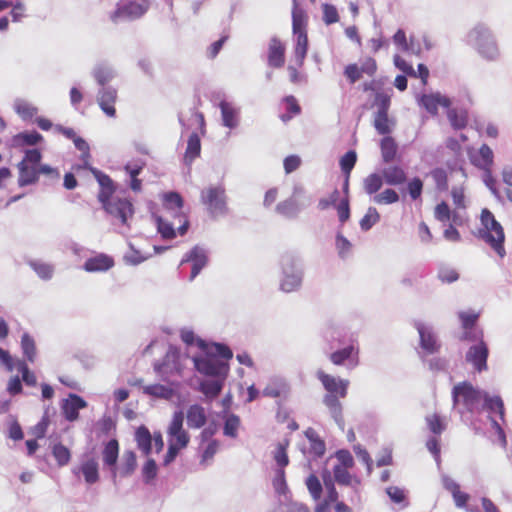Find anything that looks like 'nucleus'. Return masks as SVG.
<instances>
[{"mask_svg":"<svg viewBox=\"0 0 512 512\" xmlns=\"http://www.w3.org/2000/svg\"><path fill=\"white\" fill-rule=\"evenodd\" d=\"M305 483L311 497L315 501L319 500L321 498L323 487L318 477L315 476L314 474H311L310 476L307 477Z\"/></svg>","mask_w":512,"mask_h":512,"instance_id":"57","label":"nucleus"},{"mask_svg":"<svg viewBox=\"0 0 512 512\" xmlns=\"http://www.w3.org/2000/svg\"><path fill=\"white\" fill-rule=\"evenodd\" d=\"M186 418L189 428L200 429L207 422V413L201 405L193 404L187 409Z\"/></svg>","mask_w":512,"mask_h":512,"instance_id":"24","label":"nucleus"},{"mask_svg":"<svg viewBox=\"0 0 512 512\" xmlns=\"http://www.w3.org/2000/svg\"><path fill=\"white\" fill-rule=\"evenodd\" d=\"M288 441L285 443H279L273 452V459L275 460L278 468L284 469L289 464V458L286 452Z\"/></svg>","mask_w":512,"mask_h":512,"instance_id":"54","label":"nucleus"},{"mask_svg":"<svg viewBox=\"0 0 512 512\" xmlns=\"http://www.w3.org/2000/svg\"><path fill=\"white\" fill-rule=\"evenodd\" d=\"M183 420V412L175 411L167 429L168 444L182 449L188 445L190 440L188 432L183 428Z\"/></svg>","mask_w":512,"mask_h":512,"instance_id":"11","label":"nucleus"},{"mask_svg":"<svg viewBox=\"0 0 512 512\" xmlns=\"http://www.w3.org/2000/svg\"><path fill=\"white\" fill-rule=\"evenodd\" d=\"M117 99V90L112 86H101L97 93V102L101 110L108 117H115L116 110L114 104Z\"/></svg>","mask_w":512,"mask_h":512,"instance_id":"15","label":"nucleus"},{"mask_svg":"<svg viewBox=\"0 0 512 512\" xmlns=\"http://www.w3.org/2000/svg\"><path fill=\"white\" fill-rule=\"evenodd\" d=\"M148 7L147 0H120L110 18L114 23L135 20L144 15Z\"/></svg>","mask_w":512,"mask_h":512,"instance_id":"10","label":"nucleus"},{"mask_svg":"<svg viewBox=\"0 0 512 512\" xmlns=\"http://www.w3.org/2000/svg\"><path fill=\"white\" fill-rule=\"evenodd\" d=\"M201 202L212 218L226 216L229 212L227 195L223 184L209 185L201 191Z\"/></svg>","mask_w":512,"mask_h":512,"instance_id":"8","label":"nucleus"},{"mask_svg":"<svg viewBox=\"0 0 512 512\" xmlns=\"http://www.w3.org/2000/svg\"><path fill=\"white\" fill-rule=\"evenodd\" d=\"M357 161V155L356 152L353 150L348 151L344 156L340 159V166L341 170L344 174H346V181H345V187L348 186V178L350 175V172L354 168Z\"/></svg>","mask_w":512,"mask_h":512,"instance_id":"48","label":"nucleus"},{"mask_svg":"<svg viewBox=\"0 0 512 512\" xmlns=\"http://www.w3.org/2000/svg\"><path fill=\"white\" fill-rule=\"evenodd\" d=\"M157 230L164 239H172L176 236L173 224L167 222L162 217H157Z\"/></svg>","mask_w":512,"mask_h":512,"instance_id":"60","label":"nucleus"},{"mask_svg":"<svg viewBox=\"0 0 512 512\" xmlns=\"http://www.w3.org/2000/svg\"><path fill=\"white\" fill-rule=\"evenodd\" d=\"M381 174L387 185L399 186L407 181L405 170L398 165H390L381 170Z\"/></svg>","mask_w":512,"mask_h":512,"instance_id":"23","label":"nucleus"},{"mask_svg":"<svg viewBox=\"0 0 512 512\" xmlns=\"http://www.w3.org/2000/svg\"><path fill=\"white\" fill-rule=\"evenodd\" d=\"M333 474L335 481L340 485H350L352 481V475L348 469L343 466H334Z\"/></svg>","mask_w":512,"mask_h":512,"instance_id":"63","label":"nucleus"},{"mask_svg":"<svg viewBox=\"0 0 512 512\" xmlns=\"http://www.w3.org/2000/svg\"><path fill=\"white\" fill-rule=\"evenodd\" d=\"M226 377H211L200 382V391L209 399L216 398L221 392Z\"/></svg>","mask_w":512,"mask_h":512,"instance_id":"28","label":"nucleus"},{"mask_svg":"<svg viewBox=\"0 0 512 512\" xmlns=\"http://www.w3.org/2000/svg\"><path fill=\"white\" fill-rule=\"evenodd\" d=\"M423 190V181L419 177L412 178L407 183V191L412 200L420 198Z\"/></svg>","mask_w":512,"mask_h":512,"instance_id":"62","label":"nucleus"},{"mask_svg":"<svg viewBox=\"0 0 512 512\" xmlns=\"http://www.w3.org/2000/svg\"><path fill=\"white\" fill-rule=\"evenodd\" d=\"M114 266L112 257L99 253L94 257L87 259L83 265V269L87 272H105Z\"/></svg>","mask_w":512,"mask_h":512,"instance_id":"22","label":"nucleus"},{"mask_svg":"<svg viewBox=\"0 0 512 512\" xmlns=\"http://www.w3.org/2000/svg\"><path fill=\"white\" fill-rule=\"evenodd\" d=\"M92 75L98 85L106 86V84L115 77V71L110 65L100 63L94 67Z\"/></svg>","mask_w":512,"mask_h":512,"instance_id":"31","label":"nucleus"},{"mask_svg":"<svg viewBox=\"0 0 512 512\" xmlns=\"http://www.w3.org/2000/svg\"><path fill=\"white\" fill-rule=\"evenodd\" d=\"M479 316L480 313L474 310L460 311L458 313L461 326L464 330L472 329L475 326Z\"/></svg>","mask_w":512,"mask_h":512,"instance_id":"55","label":"nucleus"},{"mask_svg":"<svg viewBox=\"0 0 512 512\" xmlns=\"http://www.w3.org/2000/svg\"><path fill=\"white\" fill-rule=\"evenodd\" d=\"M233 356L229 347L212 343L202 351L201 355L193 356L195 369L208 377H227L229 372L228 360Z\"/></svg>","mask_w":512,"mask_h":512,"instance_id":"1","label":"nucleus"},{"mask_svg":"<svg viewBox=\"0 0 512 512\" xmlns=\"http://www.w3.org/2000/svg\"><path fill=\"white\" fill-rule=\"evenodd\" d=\"M307 15L305 11L299 7L297 0H293L292 9V29L293 33L307 32Z\"/></svg>","mask_w":512,"mask_h":512,"instance_id":"32","label":"nucleus"},{"mask_svg":"<svg viewBox=\"0 0 512 512\" xmlns=\"http://www.w3.org/2000/svg\"><path fill=\"white\" fill-rule=\"evenodd\" d=\"M135 440L142 453L149 455L152 450V435L148 428L140 426L135 432Z\"/></svg>","mask_w":512,"mask_h":512,"instance_id":"33","label":"nucleus"},{"mask_svg":"<svg viewBox=\"0 0 512 512\" xmlns=\"http://www.w3.org/2000/svg\"><path fill=\"white\" fill-rule=\"evenodd\" d=\"M358 353L359 350L357 347L349 345L331 353L330 360L335 365L346 364L348 369H354L359 364Z\"/></svg>","mask_w":512,"mask_h":512,"instance_id":"14","label":"nucleus"},{"mask_svg":"<svg viewBox=\"0 0 512 512\" xmlns=\"http://www.w3.org/2000/svg\"><path fill=\"white\" fill-rule=\"evenodd\" d=\"M380 215L375 207H369L366 214L360 220V227L363 231L370 230L378 221Z\"/></svg>","mask_w":512,"mask_h":512,"instance_id":"53","label":"nucleus"},{"mask_svg":"<svg viewBox=\"0 0 512 512\" xmlns=\"http://www.w3.org/2000/svg\"><path fill=\"white\" fill-rule=\"evenodd\" d=\"M201 150L200 138L196 133L189 136L185 158L186 160L193 161L199 156Z\"/></svg>","mask_w":512,"mask_h":512,"instance_id":"51","label":"nucleus"},{"mask_svg":"<svg viewBox=\"0 0 512 512\" xmlns=\"http://www.w3.org/2000/svg\"><path fill=\"white\" fill-rule=\"evenodd\" d=\"M426 423L433 434H441L446 429V423L437 414L428 415Z\"/></svg>","mask_w":512,"mask_h":512,"instance_id":"59","label":"nucleus"},{"mask_svg":"<svg viewBox=\"0 0 512 512\" xmlns=\"http://www.w3.org/2000/svg\"><path fill=\"white\" fill-rule=\"evenodd\" d=\"M164 205L171 215L178 216L181 214L183 200L178 193L170 192L164 196Z\"/></svg>","mask_w":512,"mask_h":512,"instance_id":"39","label":"nucleus"},{"mask_svg":"<svg viewBox=\"0 0 512 512\" xmlns=\"http://www.w3.org/2000/svg\"><path fill=\"white\" fill-rule=\"evenodd\" d=\"M383 183H385V181L380 171L379 173L368 175L363 180V188L368 195L373 197L382 188Z\"/></svg>","mask_w":512,"mask_h":512,"instance_id":"36","label":"nucleus"},{"mask_svg":"<svg viewBox=\"0 0 512 512\" xmlns=\"http://www.w3.org/2000/svg\"><path fill=\"white\" fill-rule=\"evenodd\" d=\"M119 456V444L116 439L109 440L102 451L103 465L111 472L113 478L117 476V460Z\"/></svg>","mask_w":512,"mask_h":512,"instance_id":"19","label":"nucleus"},{"mask_svg":"<svg viewBox=\"0 0 512 512\" xmlns=\"http://www.w3.org/2000/svg\"><path fill=\"white\" fill-rule=\"evenodd\" d=\"M181 340L187 345H196L201 351L210 346L204 340L197 337L195 333L188 328H183L180 332Z\"/></svg>","mask_w":512,"mask_h":512,"instance_id":"47","label":"nucleus"},{"mask_svg":"<svg viewBox=\"0 0 512 512\" xmlns=\"http://www.w3.org/2000/svg\"><path fill=\"white\" fill-rule=\"evenodd\" d=\"M79 471L83 474L88 484H94L99 479L98 462L95 459L84 461L79 467Z\"/></svg>","mask_w":512,"mask_h":512,"instance_id":"34","label":"nucleus"},{"mask_svg":"<svg viewBox=\"0 0 512 512\" xmlns=\"http://www.w3.org/2000/svg\"><path fill=\"white\" fill-rule=\"evenodd\" d=\"M285 48L282 43L273 38L269 44V53H268V64L271 67L280 68L284 65L285 57Z\"/></svg>","mask_w":512,"mask_h":512,"instance_id":"29","label":"nucleus"},{"mask_svg":"<svg viewBox=\"0 0 512 512\" xmlns=\"http://www.w3.org/2000/svg\"><path fill=\"white\" fill-rule=\"evenodd\" d=\"M29 265L41 279L49 280L52 278L54 268L51 264L33 260L29 262Z\"/></svg>","mask_w":512,"mask_h":512,"instance_id":"50","label":"nucleus"},{"mask_svg":"<svg viewBox=\"0 0 512 512\" xmlns=\"http://www.w3.org/2000/svg\"><path fill=\"white\" fill-rule=\"evenodd\" d=\"M41 159L42 154L38 149H28L25 151L24 158L17 165L19 170L18 185L20 187L28 186L38 181V166Z\"/></svg>","mask_w":512,"mask_h":512,"instance_id":"9","label":"nucleus"},{"mask_svg":"<svg viewBox=\"0 0 512 512\" xmlns=\"http://www.w3.org/2000/svg\"><path fill=\"white\" fill-rule=\"evenodd\" d=\"M489 349L487 344L481 340L472 345L466 352V361L473 365L474 369L478 372L487 370V358Z\"/></svg>","mask_w":512,"mask_h":512,"instance_id":"13","label":"nucleus"},{"mask_svg":"<svg viewBox=\"0 0 512 512\" xmlns=\"http://www.w3.org/2000/svg\"><path fill=\"white\" fill-rule=\"evenodd\" d=\"M418 104L424 107L429 113L435 115L438 112V106L449 108L450 99L441 93L423 94L418 97Z\"/></svg>","mask_w":512,"mask_h":512,"instance_id":"20","label":"nucleus"},{"mask_svg":"<svg viewBox=\"0 0 512 512\" xmlns=\"http://www.w3.org/2000/svg\"><path fill=\"white\" fill-rule=\"evenodd\" d=\"M465 42L487 62H496L501 58L498 40L487 23L477 22L467 32Z\"/></svg>","mask_w":512,"mask_h":512,"instance_id":"2","label":"nucleus"},{"mask_svg":"<svg viewBox=\"0 0 512 512\" xmlns=\"http://www.w3.org/2000/svg\"><path fill=\"white\" fill-rule=\"evenodd\" d=\"M14 109L24 120L31 119L38 112L36 107L23 99L15 100Z\"/></svg>","mask_w":512,"mask_h":512,"instance_id":"45","label":"nucleus"},{"mask_svg":"<svg viewBox=\"0 0 512 512\" xmlns=\"http://www.w3.org/2000/svg\"><path fill=\"white\" fill-rule=\"evenodd\" d=\"M447 117L454 129H463L467 125V113L465 111L449 108Z\"/></svg>","mask_w":512,"mask_h":512,"instance_id":"46","label":"nucleus"},{"mask_svg":"<svg viewBox=\"0 0 512 512\" xmlns=\"http://www.w3.org/2000/svg\"><path fill=\"white\" fill-rule=\"evenodd\" d=\"M93 175L98 181L101 191L98 194L99 201L104 209L112 217L118 219L121 224H127L128 218L133 215V206L127 199L115 198L112 196L114 185L112 179L97 169H91Z\"/></svg>","mask_w":512,"mask_h":512,"instance_id":"3","label":"nucleus"},{"mask_svg":"<svg viewBox=\"0 0 512 512\" xmlns=\"http://www.w3.org/2000/svg\"><path fill=\"white\" fill-rule=\"evenodd\" d=\"M240 426V418L235 415H229L224 424V435L235 438L237 436L238 428Z\"/></svg>","mask_w":512,"mask_h":512,"instance_id":"58","label":"nucleus"},{"mask_svg":"<svg viewBox=\"0 0 512 512\" xmlns=\"http://www.w3.org/2000/svg\"><path fill=\"white\" fill-rule=\"evenodd\" d=\"M483 409H487L490 412L498 413L500 418L504 419V404L499 396H490L485 392V398L483 400Z\"/></svg>","mask_w":512,"mask_h":512,"instance_id":"41","label":"nucleus"},{"mask_svg":"<svg viewBox=\"0 0 512 512\" xmlns=\"http://www.w3.org/2000/svg\"><path fill=\"white\" fill-rule=\"evenodd\" d=\"M222 125L229 129H235L240 123V107L234 103L222 100L219 103Z\"/></svg>","mask_w":512,"mask_h":512,"instance_id":"17","label":"nucleus"},{"mask_svg":"<svg viewBox=\"0 0 512 512\" xmlns=\"http://www.w3.org/2000/svg\"><path fill=\"white\" fill-rule=\"evenodd\" d=\"M21 349L26 359L33 363L36 358V344L33 337L28 333H23L21 336Z\"/></svg>","mask_w":512,"mask_h":512,"instance_id":"43","label":"nucleus"},{"mask_svg":"<svg viewBox=\"0 0 512 512\" xmlns=\"http://www.w3.org/2000/svg\"><path fill=\"white\" fill-rule=\"evenodd\" d=\"M397 146L393 138L384 137L381 140V155L385 163L393 161L396 156Z\"/></svg>","mask_w":512,"mask_h":512,"instance_id":"44","label":"nucleus"},{"mask_svg":"<svg viewBox=\"0 0 512 512\" xmlns=\"http://www.w3.org/2000/svg\"><path fill=\"white\" fill-rule=\"evenodd\" d=\"M52 454L59 466L67 465L71 459L70 450L60 443L53 446Z\"/></svg>","mask_w":512,"mask_h":512,"instance_id":"56","label":"nucleus"},{"mask_svg":"<svg viewBox=\"0 0 512 512\" xmlns=\"http://www.w3.org/2000/svg\"><path fill=\"white\" fill-rule=\"evenodd\" d=\"M143 392L146 395L166 400L174 396V390L172 388L161 384L146 385L143 387Z\"/></svg>","mask_w":512,"mask_h":512,"instance_id":"37","label":"nucleus"},{"mask_svg":"<svg viewBox=\"0 0 512 512\" xmlns=\"http://www.w3.org/2000/svg\"><path fill=\"white\" fill-rule=\"evenodd\" d=\"M305 436L310 442V453L316 457L323 456L326 447L324 441L318 436V433L313 428H308L305 431Z\"/></svg>","mask_w":512,"mask_h":512,"instance_id":"35","label":"nucleus"},{"mask_svg":"<svg viewBox=\"0 0 512 512\" xmlns=\"http://www.w3.org/2000/svg\"><path fill=\"white\" fill-rule=\"evenodd\" d=\"M493 159H494L493 151L486 144H483L480 147L477 154L470 155V160H471L472 164L482 170L490 169L493 165Z\"/></svg>","mask_w":512,"mask_h":512,"instance_id":"27","label":"nucleus"},{"mask_svg":"<svg viewBox=\"0 0 512 512\" xmlns=\"http://www.w3.org/2000/svg\"><path fill=\"white\" fill-rule=\"evenodd\" d=\"M288 114L281 115V119L283 122L289 121L293 116L298 115L300 113V106L297 103V100L294 96H287L284 99Z\"/></svg>","mask_w":512,"mask_h":512,"instance_id":"61","label":"nucleus"},{"mask_svg":"<svg viewBox=\"0 0 512 512\" xmlns=\"http://www.w3.org/2000/svg\"><path fill=\"white\" fill-rule=\"evenodd\" d=\"M178 358V352L174 349H169L165 355L164 361L161 364H155V370L162 376L179 372Z\"/></svg>","mask_w":512,"mask_h":512,"instance_id":"25","label":"nucleus"},{"mask_svg":"<svg viewBox=\"0 0 512 512\" xmlns=\"http://www.w3.org/2000/svg\"><path fill=\"white\" fill-rule=\"evenodd\" d=\"M371 201L378 205H389L399 201V194L392 188H386L380 193L375 194Z\"/></svg>","mask_w":512,"mask_h":512,"instance_id":"42","label":"nucleus"},{"mask_svg":"<svg viewBox=\"0 0 512 512\" xmlns=\"http://www.w3.org/2000/svg\"><path fill=\"white\" fill-rule=\"evenodd\" d=\"M87 406V402L76 394H69V397L62 403V412L68 421L78 419L79 410Z\"/></svg>","mask_w":512,"mask_h":512,"instance_id":"21","label":"nucleus"},{"mask_svg":"<svg viewBox=\"0 0 512 512\" xmlns=\"http://www.w3.org/2000/svg\"><path fill=\"white\" fill-rule=\"evenodd\" d=\"M480 222L482 227L475 235L485 241L500 258H503L506 252L503 246L505 235L501 224L487 208L482 209Z\"/></svg>","mask_w":512,"mask_h":512,"instance_id":"6","label":"nucleus"},{"mask_svg":"<svg viewBox=\"0 0 512 512\" xmlns=\"http://www.w3.org/2000/svg\"><path fill=\"white\" fill-rule=\"evenodd\" d=\"M391 124L393 122L389 119L388 113H375L374 127L379 134H389L391 132Z\"/></svg>","mask_w":512,"mask_h":512,"instance_id":"49","label":"nucleus"},{"mask_svg":"<svg viewBox=\"0 0 512 512\" xmlns=\"http://www.w3.org/2000/svg\"><path fill=\"white\" fill-rule=\"evenodd\" d=\"M336 248H337L339 256L342 259H344L350 254L352 244L341 233H338L336 236Z\"/></svg>","mask_w":512,"mask_h":512,"instance_id":"64","label":"nucleus"},{"mask_svg":"<svg viewBox=\"0 0 512 512\" xmlns=\"http://www.w3.org/2000/svg\"><path fill=\"white\" fill-rule=\"evenodd\" d=\"M272 484L276 494L280 497V502L290 499V491L286 483L284 469L275 470Z\"/></svg>","mask_w":512,"mask_h":512,"instance_id":"30","label":"nucleus"},{"mask_svg":"<svg viewBox=\"0 0 512 512\" xmlns=\"http://www.w3.org/2000/svg\"><path fill=\"white\" fill-rule=\"evenodd\" d=\"M295 47H294V62L298 67H302L308 51V36L307 32L293 33Z\"/></svg>","mask_w":512,"mask_h":512,"instance_id":"26","label":"nucleus"},{"mask_svg":"<svg viewBox=\"0 0 512 512\" xmlns=\"http://www.w3.org/2000/svg\"><path fill=\"white\" fill-rule=\"evenodd\" d=\"M391 104V93L378 91L375 94L373 105L377 108L376 113H388Z\"/></svg>","mask_w":512,"mask_h":512,"instance_id":"52","label":"nucleus"},{"mask_svg":"<svg viewBox=\"0 0 512 512\" xmlns=\"http://www.w3.org/2000/svg\"><path fill=\"white\" fill-rule=\"evenodd\" d=\"M280 266V289L286 293L297 291L304 276L301 258L293 253H285L281 256Z\"/></svg>","mask_w":512,"mask_h":512,"instance_id":"7","label":"nucleus"},{"mask_svg":"<svg viewBox=\"0 0 512 512\" xmlns=\"http://www.w3.org/2000/svg\"><path fill=\"white\" fill-rule=\"evenodd\" d=\"M290 392V386L282 377H272L269 379L262 391L263 396L276 399H286Z\"/></svg>","mask_w":512,"mask_h":512,"instance_id":"18","label":"nucleus"},{"mask_svg":"<svg viewBox=\"0 0 512 512\" xmlns=\"http://www.w3.org/2000/svg\"><path fill=\"white\" fill-rule=\"evenodd\" d=\"M208 255L206 249L200 246L192 248L181 261V265L191 263V274L189 281H193L201 270L207 265Z\"/></svg>","mask_w":512,"mask_h":512,"instance_id":"12","label":"nucleus"},{"mask_svg":"<svg viewBox=\"0 0 512 512\" xmlns=\"http://www.w3.org/2000/svg\"><path fill=\"white\" fill-rule=\"evenodd\" d=\"M276 211L284 217L294 218L300 212V207L295 199L289 198L278 203L276 206Z\"/></svg>","mask_w":512,"mask_h":512,"instance_id":"38","label":"nucleus"},{"mask_svg":"<svg viewBox=\"0 0 512 512\" xmlns=\"http://www.w3.org/2000/svg\"><path fill=\"white\" fill-rule=\"evenodd\" d=\"M484 398L485 391L467 381L456 384L452 389L453 408L461 416L466 413H480L483 410Z\"/></svg>","mask_w":512,"mask_h":512,"instance_id":"5","label":"nucleus"},{"mask_svg":"<svg viewBox=\"0 0 512 512\" xmlns=\"http://www.w3.org/2000/svg\"><path fill=\"white\" fill-rule=\"evenodd\" d=\"M136 455L133 451H125L123 454V462L118 467L117 475L122 477L131 475L136 468Z\"/></svg>","mask_w":512,"mask_h":512,"instance_id":"40","label":"nucleus"},{"mask_svg":"<svg viewBox=\"0 0 512 512\" xmlns=\"http://www.w3.org/2000/svg\"><path fill=\"white\" fill-rule=\"evenodd\" d=\"M415 327L419 333L421 348L428 354L437 352L440 348V344L432 328L422 322H416Z\"/></svg>","mask_w":512,"mask_h":512,"instance_id":"16","label":"nucleus"},{"mask_svg":"<svg viewBox=\"0 0 512 512\" xmlns=\"http://www.w3.org/2000/svg\"><path fill=\"white\" fill-rule=\"evenodd\" d=\"M316 375L327 391L323 397V403L328 408L329 413L336 424L343 430L344 419L342 414V404L339 398L346 397L349 381L326 374L322 370H318Z\"/></svg>","mask_w":512,"mask_h":512,"instance_id":"4","label":"nucleus"}]
</instances>
